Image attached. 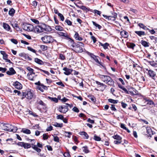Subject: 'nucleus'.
<instances>
[{
    "label": "nucleus",
    "instance_id": "58836bf2",
    "mask_svg": "<svg viewBox=\"0 0 157 157\" xmlns=\"http://www.w3.org/2000/svg\"><path fill=\"white\" fill-rule=\"evenodd\" d=\"M55 29L56 30L59 31H62L63 30V28L59 25H56L55 26Z\"/></svg>",
    "mask_w": 157,
    "mask_h": 157
},
{
    "label": "nucleus",
    "instance_id": "49530a36",
    "mask_svg": "<svg viewBox=\"0 0 157 157\" xmlns=\"http://www.w3.org/2000/svg\"><path fill=\"white\" fill-rule=\"evenodd\" d=\"M64 133H65V136L69 138L71 137V135H72V133L70 132H67V131H65Z\"/></svg>",
    "mask_w": 157,
    "mask_h": 157
},
{
    "label": "nucleus",
    "instance_id": "4be33fe9",
    "mask_svg": "<svg viewBox=\"0 0 157 157\" xmlns=\"http://www.w3.org/2000/svg\"><path fill=\"white\" fill-rule=\"evenodd\" d=\"M3 27L7 31H10V26L8 24L5 23H3Z\"/></svg>",
    "mask_w": 157,
    "mask_h": 157
},
{
    "label": "nucleus",
    "instance_id": "6ab92c4d",
    "mask_svg": "<svg viewBox=\"0 0 157 157\" xmlns=\"http://www.w3.org/2000/svg\"><path fill=\"white\" fill-rule=\"evenodd\" d=\"M58 34L60 36L66 37L67 38L70 39L71 40V39L69 38L68 35L66 33H64L62 32H59L58 33Z\"/></svg>",
    "mask_w": 157,
    "mask_h": 157
},
{
    "label": "nucleus",
    "instance_id": "e433bc0d",
    "mask_svg": "<svg viewBox=\"0 0 157 157\" xmlns=\"http://www.w3.org/2000/svg\"><path fill=\"white\" fill-rule=\"evenodd\" d=\"M112 137L114 139L117 140H121L122 139V138L119 135H114Z\"/></svg>",
    "mask_w": 157,
    "mask_h": 157
},
{
    "label": "nucleus",
    "instance_id": "72a5a7b5",
    "mask_svg": "<svg viewBox=\"0 0 157 157\" xmlns=\"http://www.w3.org/2000/svg\"><path fill=\"white\" fill-rule=\"evenodd\" d=\"M21 132L27 134H30L31 133L30 130L26 128H22Z\"/></svg>",
    "mask_w": 157,
    "mask_h": 157
},
{
    "label": "nucleus",
    "instance_id": "7ed1b4c3",
    "mask_svg": "<svg viewBox=\"0 0 157 157\" xmlns=\"http://www.w3.org/2000/svg\"><path fill=\"white\" fill-rule=\"evenodd\" d=\"M3 129L4 130L9 132H15L17 130V128L9 124H4L3 127Z\"/></svg>",
    "mask_w": 157,
    "mask_h": 157
},
{
    "label": "nucleus",
    "instance_id": "c9c22d12",
    "mask_svg": "<svg viewBox=\"0 0 157 157\" xmlns=\"http://www.w3.org/2000/svg\"><path fill=\"white\" fill-rule=\"evenodd\" d=\"M31 144L28 143H24L23 147L25 149H28L31 147Z\"/></svg>",
    "mask_w": 157,
    "mask_h": 157
},
{
    "label": "nucleus",
    "instance_id": "423d86ee",
    "mask_svg": "<svg viewBox=\"0 0 157 157\" xmlns=\"http://www.w3.org/2000/svg\"><path fill=\"white\" fill-rule=\"evenodd\" d=\"M58 110L61 113H65L68 110V108L66 105H62L58 107Z\"/></svg>",
    "mask_w": 157,
    "mask_h": 157
},
{
    "label": "nucleus",
    "instance_id": "ddd939ff",
    "mask_svg": "<svg viewBox=\"0 0 157 157\" xmlns=\"http://www.w3.org/2000/svg\"><path fill=\"white\" fill-rule=\"evenodd\" d=\"M36 102L37 104H39L42 106L43 109H46L47 107L46 105V104L44 103V102L42 101L39 99L37 100Z\"/></svg>",
    "mask_w": 157,
    "mask_h": 157
},
{
    "label": "nucleus",
    "instance_id": "9d476101",
    "mask_svg": "<svg viewBox=\"0 0 157 157\" xmlns=\"http://www.w3.org/2000/svg\"><path fill=\"white\" fill-rule=\"evenodd\" d=\"M95 83L96 84H97L98 85V87L101 88L100 90L102 91L107 87V86L106 85H105L103 83H101L98 81H96Z\"/></svg>",
    "mask_w": 157,
    "mask_h": 157
},
{
    "label": "nucleus",
    "instance_id": "680f3d73",
    "mask_svg": "<svg viewBox=\"0 0 157 157\" xmlns=\"http://www.w3.org/2000/svg\"><path fill=\"white\" fill-rule=\"evenodd\" d=\"M63 116L61 115H59L56 117V118L57 119H60L62 120L63 119Z\"/></svg>",
    "mask_w": 157,
    "mask_h": 157
},
{
    "label": "nucleus",
    "instance_id": "f8f14e48",
    "mask_svg": "<svg viewBox=\"0 0 157 157\" xmlns=\"http://www.w3.org/2000/svg\"><path fill=\"white\" fill-rule=\"evenodd\" d=\"M63 70L65 71L64 74L66 75H69L71 74V73L73 71L72 69L68 68L66 67L63 68Z\"/></svg>",
    "mask_w": 157,
    "mask_h": 157
},
{
    "label": "nucleus",
    "instance_id": "412c9836",
    "mask_svg": "<svg viewBox=\"0 0 157 157\" xmlns=\"http://www.w3.org/2000/svg\"><path fill=\"white\" fill-rule=\"evenodd\" d=\"M74 37L76 40L79 41H81L83 39L82 38L79 36V34L77 32H75Z\"/></svg>",
    "mask_w": 157,
    "mask_h": 157
},
{
    "label": "nucleus",
    "instance_id": "f03ea898",
    "mask_svg": "<svg viewBox=\"0 0 157 157\" xmlns=\"http://www.w3.org/2000/svg\"><path fill=\"white\" fill-rule=\"evenodd\" d=\"M41 40L45 44H52L53 42L58 43L57 41L51 35H45L41 38Z\"/></svg>",
    "mask_w": 157,
    "mask_h": 157
},
{
    "label": "nucleus",
    "instance_id": "5701e85b",
    "mask_svg": "<svg viewBox=\"0 0 157 157\" xmlns=\"http://www.w3.org/2000/svg\"><path fill=\"white\" fill-rule=\"evenodd\" d=\"M31 145L32 148L38 152V153H40L41 151V149L38 148L37 146L33 145V144H32Z\"/></svg>",
    "mask_w": 157,
    "mask_h": 157
},
{
    "label": "nucleus",
    "instance_id": "a878e982",
    "mask_svg": "<svg viewBox=\"0 0 157 157\" xmlns=\"http://www.w3.org/2000/svg\"><path fill=\"white\" fill-rule=\"evenodd\" d=\"M135 32L140 36H144L145 35V32L144 31H135Z\"/></svg>",
    "mask_w": 157,
    "mask_h": 157
},
{
    "label": "nucleus",
    "instance_id": "13d9d810",
    "mask_svg": "<svg viewBox=\"0 0 157 157\" xmlns=\"http://www.w3.org/2000/svg\"><path fill=\"white\" fill-rule=\"evenodd\" d=\"M43 139L44 140H46L48 139V136L47 135L46 133H44L43 134Z\"/></svg>",
    "mask_w": 157,
    "mask_h": 157
},
{
    "label": "nucleus",
    "instance_id": "052dcab7",
    "mask_svg": "<svg viewBox=\"0 0 157 157\" xmlns=\"http://www.w3.org/2000/svg\"><path fill=\"white\" fill-rule=\"evenodd\" d=\"M31 19L32 22L36 24H39V21L38 20L34 19Z\"/></svg>",
    "mask_w": 157,
    "mask_h": 157
},
{
    "label": "nucleus",
    "instance_id": "7c9ffc66",
    "mask_svg": "<svg viewBox=\"0 0 157 157\" xmlns=\"http://www.w3.org/2000/svg\"><path fill=\"white\" fill-rule=\"evenodd\" d=\"M15 13V10L13 8L11 9L9 11V14L11 17H13Z\"/></svg>",
    "mask_w": 157,
    "mask_h": 157
},
{
    "label": "nucleus",
    "instance_id": "6e6552de",
    "mask_svg": "<svg viewBox=\"0 0 157 157\" xmlns=\"http://www.w3.org/2000/svg\"><path fill=\"white\" fill-rule=\"evenodd\" d=\"M146 71H148L147 74L149 77L155 80V77L156 75L155 72L151 70H149L148 69H146Z\"/></svg>",
    "mask_w": 157,
    "mask_h": 157
},
{
    "label": "nucleus",
    "instance_id": "e2e57ef3",
    "mask_svg": "<svg viewBox=\"0 0 157 157\" xmlns=\"http://www.w3.org/2000/svg\"><path fill=\"white\" fill-rule=\"evenodd\" d=\"M109 44L108 43H106L104 44V45L103 47L104 49H106L108 48V47L109 46Z\"/></svg>",
    "mask_w": 157,
    "mask_h": 157
},
{
    "label": "nucleus",
    "instance_id": "ea45409f",
    "mask_svg": "<svg viewBox=\"0 0 157 157\" xmlns=\"http://www.w3.org/2000/svg\"><path fill=\"white\" fill-rule=\"evenodd\" d=\"M29 71V74H35V73L33 72L34 70L33 69L30 67H28L26 68Z\"/></svg>",
    "mask_w": 157,
    "mask_h": 157
},
{
    "label": "nucleus",
    "instance_id": "69168bd1",
    "mask_svg": "<svg viewBox=\"0 0 157 157\" xmlns=\"http://www.w3.org/2000/svg\"><path fill=\"white\" fill-rule=\"evenodd\" d=\"M54 140L56 142H59V138L57 136H53Z\"/></svg>",
    "mask_w": 157,
    "mask_h": 157
},
{
    "label": "nucleus",
    "instance_id": "393cba45",
    "mask_svg": "<svg viewBox=\"0 0 157 157\" xmlns=\"http://www.w3.org/2000/svg\"><path fill=\"white\" fill-rule=\"evenodd\" d=\"M100 59L99 57L97 56H96L93 59L97 63V64H99L101 65L104 68H105V67L103 66L101 64V62L99 61L98 59Z\"/></svg>",
    "mask_w": 157,
    "mask_h": 157
},
{
    "label": "nucleus",
    "instance_id": "4468645a",
    "mask_svg": "<svg viewBox=\"0 0 157 157\" xmlns=\"http://www.w3.org/2000/svg\"><path fill=\"white\" fill-rule=\"evenodd\" d=\"M105 83L110 86H113L114 84V81L110 76Z\"/></svg>",
    "mask_w": 157,
    "mask_h": 157
},
{
    "label": "nucleus",
    "instance_id": "79ce46f5",
    "mask_svg": "<svg viewBox=\"0 0 157 157\" xmlns=\"http://www.w3.org/2000/svg\"><path fill=\"white\" fill-rule=\"evenodd\" d=\"M136 45L133 43H129L127 45L128 47L129 48L133 49Z\"/></svg>",
    "mask_w": 157,
    "mask_h": 157
},
{
    "label": "nucleus",
    "instance_id": "a19ab883",
    "mask_svg": "<svg viewBox=\"0 0 157 157\" xmlns=\"http://www.w3.org/2000/svg\"><path fill=\"white\" fill-rule=\"evenodd\" d=\"M118 86L120 88L122 89L127 94H128V92L127 90L124 86H122L120 84L118 85Z\"/></svg>",
    "mask_w": 157,
    "mask_h": 157
},
{
    "label": "nucleus",
    "instance_id": "bf43d9fd",
    "mask_svg": "<svg viewBox=\"0 0 157 157\" xmlns=\"http://www.w3.org/2000/svg\"><path fill=\"white\" fill-rule=\"evenodd\" d=\"M65 22L69 25H72V22L68 19H66L65 21Z\"/></svg>",
    "mask_w": 157,
    "mask_h": 157
},
{
    "label": "nucleus",
    "instance_id": "de8ad7c7",
    "mask_svg": "<svg viewBox=\"0 0 157 157\" xmlns=\"http://www.w3.org/2000/svg\"><path fill=\"white\" fill-rule=\"evenodd\" d=\"M33 74H29V73H28L27 74V76L28 77V78L29 79L33 81L34 80V78L32 76V75Z\"/></svg>",
    "mask_w": 157,
    "mask_h": 157
},
{
    "label": "nucleus",
    "instance_id": "2f4dec72",
    "mask_svg": "<svg viewBox=\"0 0 157 157\" xmlns=\"http://www.w3.org/2000/svg\"><path fill=\"white\" fill-rule=\"evenodd\" d=\"M89 100L92 102L95 103L96 101V99L95 97L93 95H89L88 96Z\"/></svg>",
    "mask_w": 157,
    "mask_h": 157
},
{
    "label": "nucleus",
    "instance_id": "c03bdc74",
    "mask_svg": "<svg viewBox=\"0 0 157 157\" xmlns=\"http://www.w3.org/2000/svg\"><path fill=\"white\" fill-rule=\"evenodd\" d=\"M149 63L152 67H157V63H155L154 61H150L149 62Z\"/></svg>",
    "mask_w": 157,
    "mask_h": 157
},
{
    "label": "nucleus",
    "instance_id": "cd10ccee",
    "mask_svg": "<svg viewBox=\"0 0 157 157\" xmlns=\"http://www.w3.org/2000/svg\"><path fill=\"white\" fill-rule=\"evenodd\" d=\"M146 129L147 130V132L149 136H151L153 134L152 130L150 127H146Z\"/></svg>",
    "mask_w": 157,
    "mask_h": 157
},
{
    "label": "nucleus",
    "instance_id": "473e14b6",
    "mask_svg": "<svg viewBox=\"0 0 157 157\" xmlns=\"http://www.w3.org/2000/svg\"><path fill=\"white\" fill-rule=\"evenodd\" d=\"M82 149L83 152L85 153H87L90 152L88 147L86 146L83 147Z\"/></svg>",
    "mask_w": 157,
    "mask_h": 157
},
{
    "label": "nucleus",
    "instance_id": "5fc2aeb1",
    "mask_svg": "<svg viewBox=\"0 0 157 157\" xmlns=\"http://www.w3.org/2000/svg\"><path fill=\"white\" fill-rule=\"evenodd\" d=\"M59 59L61 60H63L65 59V56L62 54H60L59 55Z\"/></svg>",
    "mask_w": 157,
    "mask_h": 157
},
{
    "label": "nucleus",
    "instance_id": "a211bd4d",
    "mask_svg": "<svg viewBox=\"0 0 157 157\" xmlns=\"http://www.w3.org/2000/svg\"><path fill=\"white\" fill-rule=\"evenodd\" d=\"M109 77L107 75H100L99 77L102 81L105 83Z\"/></svg>",
    "mask_w": 157,
    "mask_h": 157
},
{
    "label": "nucleus",
    "instance_id": "bb28decb",
    "mask_svg": "<svg viewBox=\"0 0 157 157\" xmlns=\"http://www.w3.org/2000/svg\"><path fill=\"white\" fill-rule=\"evenodd\" d=\"M0 53L3 55V59L4 60L7 59L8 56L5 52L4 51H0Z\"/></svg>",
    "mask_w": 157,
    "mask_h": 157
},
{
    "label": "nucleus",
    "instance_id": "b1692460",
    "mask_svg": "<svg viewBox=\"0 0 157 157\" xmlns=\"http://www.w3.org/2000/svg\"><path fill=\"white\" fill-rule=\"evenodd\" d=\"M140 43L142 45L145 47H148L149 46V44L148 42H147L144 40H141Z\"/></svg>",
    "mask_w": 157,
    "mask_h": 157
},
{
    "label": "nucleus",
    "instance_id": "8fccbe9b",
    "mask_svg": "<svg viewBox=\"0 0 157 157\" xmlns=\"http://www.w3.org/2000/svg\"><path fill=\"white\" fill-rule=\"evenodd\" d=\"M94 139L97 141H100L101 140V138L100 137L97 136L96 135L94 136Z\"/></svg>",
    "mask_w": 157,
    "mask_h": 157
},
{
    "label": "nucleus",
    "instance_id": "1a4fd4ad",
    "mask_svg": "<svg viewBox=\"0 0 157 157\" xmlns=\"http://www.w3.org/2000/svg\"><path fill=\"white\" fill-rule=\"evenodd\" d=\"M113 13L112 14L113 15L112 16H107L106 15H103V17L105 18L106 19L112 20L113 21H115L116 19V18L117 17V13L113 12Z\"/></svg>",
    "mask_w": 157,
    "mask_h": 157
},
{
    "label": "nucleus",
    "instance_id": "37998d69",
    "mask_svg": "<svg viewBox=\"0 0 157 157\" xmlns=\"http://www.w3.org/2000/svg\"><path fill=\"white\" fill-rule=\"evenodd\" d=\"M138 25L141 28H142L144 30H147V27L146 26L144 25L143 24L141 23H140L138 24Z\"/></svg>",
    "mask_w": 157,
    "mask_h": 157
},
{
    "label": "nucleus",
    "instance_id": "20e7f679",
    "mask_svg": "<svg viewBox=\"0 0 157 157\" xmlns=\"http://www.w3.org/2000/svg\"><path fill=\"white\" fill-rule=\"evenodd\" d=\"M22 94L21 99L26 98L28 100H30L34 97V94L31 90H26L24 92H22Z\"/></svg>",
    "mask_w": 157,
    "mask_h": 157
},
{
    "label": "nucleus",
    "instance_id": "774afa93",
    "mask_svg": "<svg viewBox=\"0 0 157 157\" xmlns=\"http://www.w3.org/2000/svg\"><path fill=\"white\" fill-rule=\"evenodd\" d=\"M23 58H24L25 59H28V60L30 59V58L29 56L28 55L25 54V53L24 54V56Z\"/></svg>",
    "mask_w": 157,
    "mask_h": 157
},
{
    "label": "nucleus",
    "instance_id": "a18cd8bd",
    "mask_svg": "<svg viewBox=\"0 0 157 157\" xmlns=\"http://www.w3.org/2000/svg\"><path fill=\"white\" fill-rule=\"evenodd\" d=\"M48 98L52 101L55 102L57 103L58 101V99L56 98H52L50 97H48Z\"/></svg>",
    "mask_w": 157,
    "mask_h": 157
},
{
    "label": "nucleus",
    "instance_id": "39448f33",
    "mask_svg": "<svg viewBox=\"0 0 157 157\" xmlns=\"http://www.w3.org/2000/svg\"><path fill=\"white\" fill-rule=\"evenodd\" d=\"M34 26L30 24L25 23L23 25V29L27 31H34Z\"/></svg>",
    "mask_w": 157,
    "mask_h": 157
},
{
    "label": "nucleus",
    "instance_id": "9b49d317",
    "mask_svg": "<svg viewBox=\"0 0 157 157\" xmlns=\"http://www.w3.org/2000/svg\"><path fill=\"white\" fill-rule=\"evenodd\" d=\"M13 85L15 88L18 90H21L22 88V86L21 84L18 81L13 82Z\"/></svg>",
    "mask_w": 157,
    "mask_h": 157
},
{
    "label": "nucleus",
    "instance_id": "f704fd0d",
    "mask_svg": "<svg viewBox=\"0 0 157 157\" xmlns=\"http://www.w3.org/2000/svg\"><path fill=\"white\" fill-rule=\"evenodd\" d=\"M35 61L36 63L40 65H42L43 64V61L37 58H36L35 59Z\"/></svg>",
    "mask_w": 157,
    "mask_h": 157
},
{
    "label": "nucleus",
    "instance_id": "c85d7f7f",
    "mask_svg": "<svg viewBox=\"0 0 157 157\" xmlns=\"http://www.w3.org/2000/svg\"><path fill=\"white\" fill-rule=\"evenodd\" d=\"M12 25L17 31L20 30V28L19 27L18 24L17 23H13L12 24Z\"/></svg>",
    "mask_w": 157,
    "mask_h": 157
},
{
    "label": "nucleus",
    "instance_id": "c756f323",
    "mask_svg": "<svg viewBox=\"0 0 157 157\" xmlns=\"http://www.w3.org/2000/svg\"><path fill=\"white\" fill-rule=\"evenodd\" d=\"M144 100L146 102H147V104L150 105H155L154 102L152 100L147 98L144 99Z\"/></svg>",
    "mask_w": 157,
    "mask_h": 157
},
{
    "label": "nucleus",
    "instance_id": "2eb2a0df",
    "mask_svg": "<svg viewBox=\"0 0 157 157\" xmlns=\"http://www.w3.org/2000/svg\"><path fill=\"white\" fill-rule=\"evenodd\" d=\"M6 73L9 75H12L15 74L16 73V72L13 68L11 67L9 68V71H7Z\"/></svg>",
    "mask_w": 157,
    "mask_h": 157
},
{
    "label": "nucleus",
    "instance_id": "09e8293b",
    "mask_svg": "<svg viewBox=\"0 0 157 157\" xmlns=\"http://www.w3.org/2000/svg\"><path fill=\"white\" fill-rule=\"evenodd\" d=\"M92 22L93 25H94L96 27H98V28L99 29H100L101 28V25H99L97 24L96 23V22H95L94 21H92Z\"/></svg>",
    "mask_w": 157,
    "mask_h": 157
},
{
    "label": "nucleus",
    "instance_id": "f257e3e1",
    "mask_svg": "<svg viewBox=\"0 0 157 157\" xmlns=\"http://www.w3.org/2000/svg\"><path fill=\"white\" fill-rule=\"evenodd\" d=\"M69 42L71 43V46H72L74 51L75 52L77 53H81L83 52L82 47H84V44L82 42L78 41L75 43L71 39L69 41Z\"/></svg>",
    "mask_w": 157,
    "mask_h": 157
},
{
    "label": "nucleus",
    "instance_id": "f3484780",
    "mask_svg": "<svg viewBox=\"0 0 157 157\" xmlns=\"http://www.w3.org/2000/svg\"><path fill=\"white\" fill-rule=\"evenodd\" d=\"M79 134L83 136V138L86 139H87L89 138V136L87 133L85 132H81L79 133Z\"/></svg>",
    "mask_w": 157,
    "mask_h": 157
},
{
    "label": "nucleus",
    "instance_id": "aec40b11",
    "mask_svg": "<svg viewBox=\"0 0 157 157\" xmlns=\"http://www.w3.org/2000/svg\"><path fill=\"white\" fill-rule=\"evenodd\" d=\"M43 26L44 27V31H45L47 32H50L52 31V29L50 27V26L48 25H46L45 24H43Z\"/></svg>",
    "mask_w": 157,
    "mask_h": 157
},
{
    "label": "nucleus",
    "instance_id": "dca6fc26",
    "mask_svg": "<svg viewBox=\"0 0 157 157\" xmlns=\"http://www.w3.org/2000/svg\"><path fill=\"white\" fill-rule=\"evenodd\" d=\"M120 35L123 37L125 38H127L128 36V33L124 30H123L121 32Z\"/></svg>",
    "mask_w": 157,
    "mask_h": 157
},
{
    "label": "nucleus",
    "instance_id": "4c0bfd02",
    "mask_svg": "<svg viewBox=\"0 0 157 157\" xmlns=\"http://www.w3.org/2000/svg\"><path fill=\"white\" fill-rule=\"evenodd\" d=\"M108 101L112 103L117 104L118 103V100L110 98L108 99Z\"/></svg>",
    "mask_w": 157,
    "mask_h": 157
},
{
    "label": "nucleus",
    "instance_id": "864d4df0",
    "mask_svg": "<svg viewBox=\"0 0 157 157\" xmlns=\"http://www.w3.org/2000/svg\"><path fill=\"white\" fill-rule=\"evenodd\" d=\"M58 15L61 21H63L64 20V18L62 14L60 13Z\"/></svg>",
    "mask_w": 157,
    "mask_h": 157
},
{
    "label": "nucleus",
    "instance_id": "338daca9",
    "mask_svg": "<svg viewBox=\"0 0 157 157\" xmlns=\"http://www.w3.org/2000/svg\"><path fill=\"white\" fill-rule=\"evenodd\" d=\"M72 110L75 112H76V113H78L79 111V109H78L76 107H74L73 109H72Z\"/></svg>",
    "mask_w": 157,
    "mask_h": 157
},
{
    "label": "nucleus",
    "instance_id": "4d7b16f0",
    "mask_svg": "<svg viewBox=\"0 0 157 157\" xmlns=\"http://www.w3.org/2000/svg\"><path fill=\"white\" fill-rule=\"evenodd\" d=\"M111 110L113 111H117V109L115 107V105H114L112 104L111 105V106L110 107Z\"/></svg>",
    "mask_w": 157,
    "mask_h": 157
},
{
    "label": "nucleus",
    "instance_id": "6e6d98bb",
    "mask_svg": "<svg viewBox=\"0 0 157 157\" xmlns=\"http://www.w3.org/2000/svg\"><path fill=\"white\" fill-rule=\"evenodd\" d=\"M27 49L29 50L33 53H36V50L30 47H28Z\"/></svg>",
    "mask_w": 157,
    "mask_h": 157
},
{
    "label": "nucleus",
    "instance_id": "0e129e2a",
    "mask_svg": "<svg viewBox=\"0 0 157 157\" xmlns=\"http://www.w3.org/2000/svg\"><path fill=\"white\" fill-rule=\"evenodd\" d=\"M7 70V69L6 68H3L0 67V71H1L2 73L5 72Z\"/></svg>",
    "mask_w": 157,
    "mask_h": 157
},
{
    "label": "nucleus",
    "instance_id": "603ef678",
    "mask_svg": "<svg viewBox=\"0 0 157 157\" xmlns=\"http://www.w3.org/2000/svg\"><path fill=\"white\" fill-rule=\"evenodd\" d=\"M40 48L42 50V51H43L46 50L48 49V47L44 45H41Z\"/></svg>",
    "mask_w": 157,
    "mask_h": 157
},
{
    "label": "nucleus",
    "instance_id": "0eeeda50",
    "mask_svg": "<svg viewBox=\"0 0 157 157\" xmlns=\"http://www.w3.org/2000/svg\"><path fill=\"white\" fill-rule=\"evenodd\" d=\"M43 25H37L34 28V31L35 33H40L44 31Z\"/></svg>",
    "mask_w": 157,
    "mask_h": 157
},
{
    "label": "nucleus",
    "instance_id": "3c124183",
    "mask_svg": "<svg viewBox=\"0 0 157 157\" xmlns=\"http://www.w3.org/2000/svg\"><path fill=\"white\" fill-rule=\"evenodd\" d=\"M63 124L62 123L59 124L57 123H56L54 124H53V125L56 127L61 128L63 126Z\"/></svg>",
    "mask_w": 157,
    "mask_h": 157
}]
</instances>
